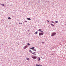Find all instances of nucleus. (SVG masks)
<instances>
[{"label":"nucleus","mask_w":66,"mask_h":66,"mask_svg":"<svg viewBox=\"0 0 66 66\" xmlns=\"http://www.w3.org/2000/svg\"><path fill=\"white\" fill-rule=\"evenodd\" d=\"M1 5L3 6H4V4H1Z\"/></svg>","instance_id":"aec40b11"},{"label":"nucleus","mask_w":66,"mask_h":66,"mask_svg":"<svg viewBox=\"0 0 66 66\" xmlns=\"http://www.w3.org/2000/svg\"><path fill=\"white\" fill-rule=\"evenodd\" d=\"M1 49V48H0V49Z\"/></svg>","instance_id":"7c9ffc66"},{"label":"nucleus","mask_w":66,"mask_h":66,"mask_svg":"<svg viewBox=\"0 0 66 66\" xmlns=\"http://www.w3.org/2000/svg\"><path fill=\"white\" fill-rule=\"evenodd\" d=\"M47 21L48 22H49V20H47Z\"/></svg>","instance_id":"412c9836"},{"label":"nucleus","mask_w":66,"mask_h":66,"mask_svg":"<svg viewBox=\"0 0 66 66\" xmlns=\"http://www.w3.org/2000/svg\"><path fill=\"white\" fill-rule=\"evenodd\" d=\"M27 20H31V19H30V18H27Z\"/></svg>","instance_id":"6e6552de"},{"label":"nucleus","mask_w":66,"mask_h":66,"mask_svg":"<svg viewBox=\"0 0 66 66\" xmlns=\"http://www.w3.org/2000/svg\"><path fill=\"white\" fill-rule=\"evenodd\" d=\"M41 33H43V31H41Z\"/></svg>","instance_id":"5701e85b"},{"label":"nucleus","mask_w":66,"mask_h":66,"mask_svg":"<svg viewBox=\"0 0 66 66\" xmlns=\"http://www.w3.org/2000/svg\"><path fill=\"white\" fill-rule=\"evenodd\" d=\"M42 31V29H39L38 30V31H39V32H41V31Z\"/></svg>","instance_id":"9d476101"},{"label":"nucleus","mask_w":66,"mask_h":66,"mask_svg":"<svg viewBox=\"0 0 66 66\" xmlns=\"http://www.w3.org/2000/svg\"><path fill=\"white\" fill-rule=\"evenodd\" d=\"M36 66H42V65L40 64H36Z\"/></svg>","instance_id":"0eeeda50"},{"label":"nucleus","mask_w":66,"mask_h":66,"mask_svg":"<svg viewBox=\"0 0 66 66\" xmlns=\"http://www.w3.org/2000/svg\"><path fill=\"white\" fill-rule=\"evenodd\" d=\"M26 59L28 61H29L30 60V59H29V58L27 57Z\"/></svg>","instance_id":"1a4fd4ad"},{"label":"nucleus","mask_w":66,"mask_h":66,"mask_svg":"<svg viewBox=\"0 0 66 66\" xmlns=\"http://www.w3.org/2000/svg\"><path fill=\"white\" fill-rule=\"evenodd\" d=\"M51 24L52 26H53V27H55V26H54V25L53 24H52V23H51Z\"/></svg>","instance_id":"9b49d317"},{"label":"nucleus","mask_w":66,"mask_h":66,"mask_svg":"<svg viewBox=\"0 0 66 66\" xmlns=\"http://www.w3.org/2000/svg\"><path fill=\"white\" fill-rule=\"evenodd\" d=\"M51 22L52 23H54V22H53V21H52Z\"/></svg>","instance_id":"a211bd4d"},{"label":"nucleus","mask_w":66,"mask_h":66,"mask_svg":"<svg viewBox=\"0 0 66 66\" xmlns=\"http://www.w3.org/2000/svg\"><path fill=\"white\" fill-rule=\"evenodd\" d=\"M34 54H35V53H35V52H34Z\"/></svg>","instance_id":"a878e982"},{"label":"nucleus","mask_w":66,"mask_h":66,"mask_svg":"<svg viewBox=\"0 0 66 66\" xmlns=\"http://www.w3.org/2000/svg\"><path fill=\"white\" fill-rule=\"evenodd\" d=\"M31 57L33 59H37V57L35 56H31Z\"/></svg>","instance_id":"7ed1b4c3"},{"label":"nucleus","mask_w":66,"mask_h":66,"mask_svg":"<svg viewBox=\"0 0 66 66\" xmlns=\"http://www.w3.org/2000/svg\"><path fill=\"white\" fill-rule=\"evenodd\" d=\"M19 24H22V23H19Z\"/></svg>","instance_id":"4be33fe9"},{"label":"nucleus","mask_w":66,"mask_h":66,"mask_svg":"<svg viewBox=\"0 0 66 66\" xmlns=\"http://www.w3.org/2000/svg\"><path fill=\"white\" fill-rule=\"evenodd\" d=\"M42 43H43V44H45V42H42Z\"/></svg>","instance_id":"cd10ccee"},{"label":"nucleus","mask_w":66,"mask_h":66,"mask_svg":"<svg viewBox=\"0 0 66 66\" xmlns=\"http://www.w3.org/2000/svg\"><path fill=\"white\" fill-rule=\"evenodd\" d=\"M33 50L34 51H36V50L34 48Z\"/></svg>","instance_id":"ddd939ff"},{"label":"nucleus","mask_w":66,"mask_h":66,"mask_svg":"<svg viewBox=\"0 0 66 66\" xmlns=\"http://www.w3.org/2000/svg\"><path fill=\"white\" fill-rule=\"evenodd\" d=\"M27 45H28V46H30V44L28 43V44H27Z\"/></svg>","instance_id":"f3484780"},{"label":"nucleus","mask_w":66,"mask_h":66,"mask_svg":"<svg viewBox=\"0 0 66 66\" xmlns=\"http://www.w3.org/2000/svg\"><path fill=\"white\" fill-rule=\"evenodd\" d=\"M28 45L25 46H24V47L23 48V49H26V48H28Z\"/></svg>","instance_id":"20e7f679"},{"label":"nucleus","mask_w":66,"mask_h":66,"mask_svg":"<svg viewBox=\"0 0 66 66\" xmlns=\"http://www.w3.org/2000/svg\"><path fill=\"white\" fill-rule=\"evenodd\" d=\"M34 48H35V47H32L31 48H30V49H31L32 50H33L34 49Z\"/></svg>","instance_id":"423d86ee"},{"label":"nucleus","mask_w":66,"mask_h":66,"mask_svg":"<svg viewBox=\"0 0 66 66\" xmlns=\"http://www.w3.org/2000/svg\"><path fill=\"white\" fill-rule=\"evenodd\" d=\"M8 19H11V18H10V17H9L8 18Z\"/></svg>","instance_id":"f8f14e48"},{"label":"nucleus","mask_w":66,"mask_h":66,"mask_svg":"<svg viewBox=\"0 0 66 66\" xmlns=\"http://www.w3.org/2000/svg\"><path fill=\"white\" fill-rule=\"evenodd\" d=\"M39 36L43 35H44V33H39Z\"/></svg>","instance_id":"f03ea898"},{"label":"nucleus","mask_w":66,"mask_h":66,"mask_svg":"<svg viewBox=\"0 0 66 66\" xmlns=\"http://www.w3.org/2000/svg\"><path fill=\"white\" fill-rule=\"evenodd\" d=\"M29 31H30V30H28V32H29Z\"/></svg>","instance_id":"bb28decb"},{"label":"nucleus","mask_w":66,"mask_h":66,"mask_svg":"<svg viewBox=\"0 0 66 66\" xmlns=\"http://www.w3.org/2000/svg\"><path fill=\"white\" fill-rule=\"evenodd\" d=\"M38 33V31H36V32H35V34H37Z\"/></svg>","instance_id":"2eb2a0df"},{"label":"nucleus","mask_w":66,"mask_h":66,"mask_svg":"<svg viewBox=\"0 0 66 66\" xmlns=\"http://www.w3.org/2000/svg\"><path fill=\"white\" fill-rule=\"evenodd\" d=\"M24 21L25 22H28V21Z\"/></svg>","instance_id":"6ab92c4d"},{"label":"nucleus","mask_w":66,"mask_h":66,"mask_svg":"<svg viewBox=\"0 0 66 66\" xmlns=\"http://www.w3.org/2000/svg\"><path fill=\"white\" fill-rule=\"evenodd\" d=\"M32 54H34V53H32Z\"/></svg>","instance_id":"393cba45"},{"label":"nucleus","mask_w":66,"mask_h":66,"mask_svg":"<svg viewBox=\"0 0 66 66\" xmlns=\"http://www.w3.org/2000/svg\"><path fill=\"white\" fill-rule=\"evenodd\" d=\"M29 34H30V33H29Z\"/></svg>","instance_id":"c756f323"},{"label":"nucleus","mask_w":66,"mask_h":66,"mask_svg":"<svg viewBox=\"0 0 66 66\" xmlns=\"http://www.w3.org/2000/svg\"><path fill=\"white\" fill-rule=\"evenodd\" d=\"M38 61H40V57H39L38 58Z\"/></svg>","instance_id":"39448f33"},{"label":"nucleus","mask_w":66,"mask_h":66,"mask_svg":"<svg viewBox=\"0 0 66 66\" xmlns=\"http://www.w3.org/2000/svg\"><path fill=\"white\" fill-rule=\"evenodd\" d=\"M29 51L30 52V53H32V51H31V50H30Z\"/></svg>","instance_id":"4468645a"},{"label":"nucleus","mask_w":66,"mask_h":66,"mask_svg":"<svg viewBox=\"0 0 66 66\" xmlns=\"http://www.w3.org/2000/svg\"><path fill=\"white\" fill-rule=\"evenodd\" d=\"M56 32H54L52 33V34L51 35L52 36H55V35H56Z\"/></svg>","instance_id":"f257e3e1"},{"label":"nucleus","mask_w":66,"mask_h":66,"mask_svg":"<svg viewBox=\"0 0 66 66\" xmlns=\"http://www.w3.org/2000/svg\"><path fill=\"white\" fill-rule=\"evenodd\" d=\"M55 23H58V21H55Z\"/></svg>","instance_id":"dca6fc26"},{"label":"nucleus","mask_w":66,"mask_h":66,"mask_svg":"<svg viewBox=\"0 0 66 66\" xmlns=\"http://www.w3.org/2000/svg\"><path fill=\"white\" fill-rule=\"evenodd\" d=\"M52 54V55H53V54Z\"/></svg>","instance_id":"c85d7f7f"},{"label":"nucleus","mask_w":66,"mask_h":66,"mask_svg":"<svg viewBox=\"0 0 66 66\" xmlns=\"http://www.w3.org/2000/svg\"><path fill=\"white\" fill-rule=\"evenodd\" d=\"M34 55H36V54H34Z\"/></svg>","instance_id":"b1692460"}]
</instances>
